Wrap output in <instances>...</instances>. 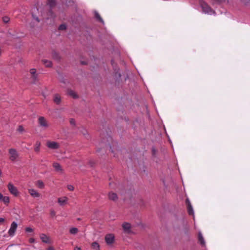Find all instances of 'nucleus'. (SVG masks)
Listing matches in <instances>:
<instances>
[{
    "label": "nucleus",
    "mask_w": 250,
    "mask_h": 250,
    "mask_svg": "<svg viewBox=\"0 0 250 250\" xmlns=\"http://www.w3.org/2000/svg\"><path fill=\"white\" fill-rule=\"evenodd\" d=\"M17 227L18 224L16 222L14 221L11 223L10 228L8 232L10 236L12 237L15 235Z\"/></svg>",
    "instance_id": "4"
},
{
    "label": "nucleus",
    "mask_w": 250,
    "mask_h": 250,
    "mask_svg": "<svg viewBox=\"0 0 250 250\" xmlns=\"http://www.w3.org/2000/svg\"><path fill=\"white\" fill-rule=\"evenodd\" d=\"M35 242V239L33 238H30L29 239V242L30 243H34Z\"/></svg>",
    "instance_id": "39"
},
{
    "label": "nucleus",
    "mask_w": 250,
    "mask_h": 250,
    "mask_svg": "<svg viewBox=\"0 0 250 250\" xmlns=\"http://www.w3.org/2000/svg\"><path fill=\"white\" fill-rule=\"evenodd\" d=\"M74 250H81V249L80 247H76Z\"/></svg>",
    "instance_id": "44"
},
{
    "label": "nucleus",
    "mask_w": 250,
    "mask_h": 250,
    "mask_svg": "<svg viewBox=\"0 0 250 250\" xmlns=\"http://www.w3.org/2000/svg\"><path fill=\"white\" fill-rule=\"evenodd\" d=\"M42 62L46 67H51L52 66V62L51 61L42 60Z\"/></svg>",
    "instance_id": "19"
},
{
    "label": "nucleus",
    "mask_w": 250,
    "mask_h": 250,
    "mask_svg": "<svg viewBox=\"0 0 250 250\" xmlns=\"http://www.w3.org/2000/svg\"><path fill=\"white\" fill-rule=\"evenodd\" d=\"M37 186L40 188H43L44 187L43 182L42 180H38L37 181Z\"/></svg>",
    "instance_id": "27"
},
{
    "label": "nucleus",
    "mask_w": 250,
    "mask_h": 250,
    "mask_svg": "<svg viewBox=\"0 0 250 250\" xmlns=\"http://www.w3.org/2000/svg\"><path fill=\"white\" fill-rule=\"evenodd\" d=\"M0 201L7 204L9 203V198L8 196H4L2 193H0Z\"/></svg>",
    "instance_id": "15"
},
{
    "label": "nucleus",
    "mask_w": 250,
    "mask_h": 250,
    "mask_svg": "<svg viewBox=\"0 0 250 250\" xmlns=\"http://www.w3.org/2000/svg\"><path fill=\"white\" fill-rule=\"evenodd\" d=\"M217 2L220 3L223 1V0H214Z\"/></svg>",
    "instance_id": "45"
},
{
    "label": "nucleus",
    "mask_w": 250,
    "mask_h": 250,
    "mask_svg": "<svg viewBox=\"0 0 250 250\" xmlns=\"http://www.w3.org/2000/svg\"><path fill=\"white\" fill-rule=\"evenodd\" d=\"M7 188L10 192L15 196H18L19 192L17 188L12 183H9L7 185Z\"/></svg>",
    "instance_id": "3"
},
{
    "label": "nucleus",
    "mask_w": 250,
    "mask_h": 250,
    "mask_svg": "<svg viewBox=\"0 0 250 250\" xmlns=\"http://www.w3.org/2000/svg\"><path fill=\"white\" fill-rule=\"evenodd\" d=\"M109 146H110V148L111 152L112 153H113V152H114V151H113V149H112L111 145H110L109 144Z\"/></svg>",
    "instance_id": "46"
},
{
    "label": "nucleus",
    "mask_w": 250,
    "mask_h": 250,
    "mask_svg": "<svg viewBox=\"0 0 250 250\" xmlns=\"http://www.w3.org/2000/svg\"><path fill=\"white\" fill-rule=\"evenodd\" d=\"M188 212L189 215H193L194 211L191 205L187 206Z\"/></svg>",
    "instance_id": "25"
},
{
    "label": "nucleus",
    "mask_w": 250,
    "mask_h": 250,
    "mask_svg": "<svg viewBox=\"0 0 250 250\" xmlns=\"http://www.w3.org/2000/svg\"><path fill=\"white\" fill-rule=\"evenodd\" d=\"M123 228L125 231H129L131 229V225L129 223L125 222L122 225Z\"/></svg>",
    "instance_id": "17"
},
{
    "label": "nucleus",
    "mask_w": 250,
    "mask_h": 250,
    "mask_svg": "<svg viewBox=\"0 0 250 250\" xmlns=\"http://www.w3.org/2000/svg\"><path fill=\"white\" fill-rule=\"evenodd\" d=\"M198 240L202 246L205 245L204 239L201 232H199L198 234Z\"/></svg>",
    "instance_id": "23"
},
{
    "label": "nucleus",
    "mask_w": 250,
    "mask_h": 250,
    "mask_svg": "<svg viewBox=\"0 0 250 250\" xmlns=\"http://www.w3.org/2000/svg\"><path fill=\"white\" fill-rule=\"evenodd\" d=\"M38 124L40 126L43 127L44 128H47L49 126L47 122L44 117L42 116H40L38 118Z\"/></svg>",
    "instance_id": "5"
},
{
    "label": "nucleus",
    "mask_w": 250,
    "mask_h": 250,
    "mask_svg": "<svg viewBox=\"0 0 250 250\" xmlns=\"http://www.w3.org/2000/svg\"><path fill=\"white\" fill-rule=\"evenodd\" d=\"M80 132L83 134V136L87 138L86 135H88V133L87 130L85 128L82 127L80 129Z\"/></svg>",
    "instance_id": "30"
},
{
    "label": "nucleus",
    "mask_w": 250,
    "mask_h": 250,
    "mask_svg": "<svg viewBox=\"0 0 250 250\" xmlns=\"http://www.w3.org/2000/svg\"><path fill=\"white\" fill-rule=\"evenodd\" d=\"M47 19H54L56 17V15L54 12L52 10V8H50L49 10L47 12Z\"/></svg>",
    "instance_id": "12"
},
{
    "label": "nucleus",
    "mask_w": 250,
    "mask_h": 250,
    "mask_svg": "<svg viewBox=\"0 0 250 250\" xmlns=\"http://www.w3.org/2000/svg\"><path fill=\"white\" fill-rule=\"evenodd\" d=\"M156 153H157V150L155 148V147H152V155L153 156H155L156 154Z\"/></svg>",
    "instance_id": "33"
},
{
    "label": "nucleus",
    "mask_w": 250,
    "mask_h": 250,
    "mask_svg": "<svg viewBox=\"0 0 250 250\" xmlns=\"http://www.w3.org/2000/svg\"><path fill=\"white\" fill-rule=\"evenodd\" d=\"M79 231L78 229L77 228H72L69 229V232L72 234H75Z\"/></svg>",
    "instance_id": "26"
},
{
    "label": "nucleus",
    "mask_w": 250,
    "mask_h": 250,
    "mask_svg": "<svg viewBox=\"0 0 250 250\" xmlns=\"http://www.w3.org/2000/svg\"><path fill=\"white\" fill-rule=\"evenodd\" d=\"M40 239L43 243L46 244H49L50 243L49 237L47 236L45 234L41 233L40 235Z\"/></svg>",
    "instance_id": "8"
},
{
    "label": "nucleus",
    "mask_w": 250,
    "mask_h": 250,
    "mask_svg": "<svg viewBox=\"0 0 250 250\" xmlns=\"http://www.w3.org/2000/svg\"><path fill=\"white\" fill-rule=\"evenodd\" d=\"M70 123L72 125H75V121L74 119H71L70 120Z\"/></svg>",
    "instance_id": "38"
},
{
    "label": "nucleus",
    "mask_w": 250,
    "mask_h": 250,
    "mask_svg": "<svg viewBox=\"0 0 250 250\" xmlns=\"http://www.w3.org/2000/svg\"><path fill=\"white\" fill-rule=\"evenodd\" d=\"M108 198L110 200L114 201H116L118 198L117 194L112 192H109Z\"/></svg>",
    "instance_id": "14"
},
{
    "label": "nucleus",
    "mask_w": 250,
    "mask_h": 250,
    "mask_svg": "<svg viewBox=\"0 0 250 250\" xmlns=\"http://www.w3.org/2000/svg\"><path fill=\"white\" fill-rule=\"evenodd\" d=\"M30 73L33 75V77L34 79H36L37 77V75H36V69L32 68L30 69Z\"/></svg>",
    "instance_id": "29"
},
{
    "label": "nucleus",
    "mask_w": 250,
    "mask_h": 250,
    "mask_svg": "<svg viewBox=\"0 0 250 250\" xmlns=\"http://www.w3.org/2000/svg\"><path fill=\"white\" fill-rule=\"evenodd\" d=\"M32 16H33V18L34 19H35L37 21L40 22V20L38 17L34 16V15H32Z\"/></svg>",
    "instance_id": "40"
},
{
    "label": "nucleus",
    "mask_w": 250,
    "mask_h": 250,
    "mask_svg": "<svg viewBox=\"0 0 250 250\" xmlns=\"http://www.w3.org/2000/svg\"><path fill=\"white\" fill-rule=\"evenodd\" d=\"M100 150H101V149H99L98 150H97V151L98 152H99Z\"/></svg>",
    "instance_id": "48"
},
{
    "label": "nucleus",
    "mask_w": 250,
    "mask_h": 250,
    "mask_svg": "<svg viewBox=\"0 0 250 250\" xmlns=\"http://www.w3.org/2000/svg\"><path fill=\"white\" fill-rule=\"evenodd\" d=\"M94 16L95 19L97 20V21L101 22L102 24H104V21L103 20V19L101 18L100 14L98 13L97 11L94 12Z\"/></svg>",
    "instance_id": "16"
},
{
    "label": "nucleus",
    "mask_w": 250,
    "mask_h": 250,
    "mask_svg": "<svg viewBox=\"0 0 250 250\" xmlns=\"http://www.w3.org/2000/svg\"><path fill=\"white\" fill-rule=\"evenodd\" d=\"M81 63L83 65H86L87 64V62L85 61H81Z\"/></svg>",
    "instance_id": "41"
},
{
    "label": "nucleus",
    "mask_w": 250,
    "mask_h": 250,
    "mask_svg": "<svg viewBox=\"0 0 250 250\" xmlns=\"http://www.w3.org/2000/svg\"><path fill=\"white\" fill-rule=\"evenodd\" d=\"M114 235L113 234H108L105 237V241L107 244L110 245L114 243Z\"/></svg>",
    "instance_id": "6"
},
{
    "label": "nucleus",
    "mask_w": 250,
    "mask_h": 250,
    "mask_svg": "<svg viewBox=\"0 0 250 250\" xmlns=\"http://www.w3.org/2000/svg\"><path fill=\"white\" fill-rule=\"evenodd\" d=\"M25 231L26 232H33L34 229L30 227H26L25 229Z\"/></svg>",
    "instance_id": "32"
},
{
    "label": "nucleus",
    "mask_w": 250,
    "mask_h": 250,
    "mask_svg": "<svg viewBox=\"0 0 250 250\" xmlns=\"http://www.w3.org/2000/svg\"><path fill=\"white\" fill-rule=\"evenodd\" d=\"M111 64L113 65V64L114 63V60H112L111 61Z\"/></svg>",
    "instance_id": "47"
},
{
    "label": "nucleus",
    "mask_w": 250,
    "mask_h": 250,
    "mask_svg": "<svg viewBox=\"0 0 250 250\" xmlns=\"http://www.w3.org/2000/svg\"><path fill=\"white\" fill-rule=\"evenodd\" d=\"M66 28H67V25L65 23L61 24L58 27V30H66Z\"/></svg>",
    "instance_id": "28"
},
{
    "label": "nucleus",
    "mask_w": 250,
    "mask_h": 250,
    "mask_svg": "<svg viewBox=\"0 0 250 250\" xmlns=\"http://www.w3.org/2000/svg\"><path fill=\"white\" fill-rule=\"evenodd\" d=\"M52 58L54 60L60 61L61 60V57L58 52H56L55 50H53L52 51Z\"/></svg>",
    "instance_id": "11"
},
{
    "label": "nucleus",
    "mask_w": 250,
    "mask_h": 250,
    "mask_svg": "<svg viewBox=\"0 0 250 250\" xmlns=\"http://www.w3.org/2000/svg\"><path fill=\"white\" fill-rule=\"evenodd\" d=\"M47 4L49 6L50 8H53L56 5V0H47Z\"/></svg>",
    "instance_id": "20"
},
{
    "label": "nucleus",
    "mask_w": 250,
    "mask_h": 250,
    "mask_svg": "<svg viewBox=\"0 0 250 250\" xmlns=\"http://www.w3.org/2000/svg\"><path fill=\"white\" fill-rule=\"evenodd\" d=\"M67 188L70 191H73L74 189V188L72 185H68Z\"/></svg>",
    "instance_id": "36"
},
{
    "label": "nucleus",
    "mask_w": 250,
    "mask_h": 250,
    "mask_svg": "<svg viewBox=\"0 0 250 250\" xmlns=\"http://www.w3.org/2000/svg\"><path fill=\"white\" fill-rule=\"evenodd\" d=\"M24 128L22 125H20L18 128V131L19 132H21L23 131Z\"/></svg>",
    "instance_id": "35"
},
{
    "label": "nucleus",
    "mask_w": 250,
    "mask_h": 250,
    "mask_svg": "<svg viewBox=\"0 0 250 250\" xmlns=\"http://www.w3.org/2000/svg\"><path fill=\"white\" fill-rule=\"evenodd\" d=\"M68 94L72 97L74 99H77L78 98V95L72 90H68Z\"/></svg>",
    "instance_id": "22"
},
{
    "label": "nucleus",
    "mask_w": 250,
    "mask_h": 250,
    "mask_svg": "<svg viewBox=\"0 0 250 250\" xmlns=\"http://www.w3.org/2000/svg\"><path fill=\"white\" fill-rule=\"evenodd\" d=\"M8 152L10 154L9 159L12 162H15L19 156L17 150L15 148H10Z\"/></svg>",
    "instance_id": "2"
},
{
    "label": "nucleus",
    "mask_w": 250,
    "mask_h": 250,
    "mask_svg": "<svg viewBox=\"0 0 250 250\" xmlns=\"http://www.w3.org/2000/svg\"><path fill=\"white\" fill-rule=\"evenodd\" d=\"M47 250H55L54 248L52 246L49 247Z\"/></svg>",
    "instance_id": "42"
},
{
    "label": "nucleus",
    "mask_w": 250,
    "mask_h": 250,
    "mask_svg": "<svg viewBox=\"0 0 250 250\" xmlns=\"http://www.w3.org/2000/svg\"><path fill=\"white\" fill-rule=\"evenodd\" d=\"M50 214L51 217H54L56 215V212L54 211V209H51Z\"/></svg>",
    "instance_id": "34"
},
{
    "label": "nucleus",
    "mask_w": 250,
    "mask_h": 250,
    "mask_svg": "<svg viewBox=\"0 0 250 250\" xmlns=\"http://www.w3.org/2000/svg\"><path fill=\"white\" fill-rule=\"evenodd\" d=\"M10 21V18L7 16H4L2 18V21L4 23H7Z\"/></svg>",
    "instance_id": "31"
},
{
    "label": "nucleus",
    "mask_w": 250,
    "mask_h": 250,
    "mask_svg": "<svg viewBox=\"0 0 250 250\" xmlns=\"http://www.w3.org/2000/svg\"><path fill=\"white\" fill-rule=\"evenodd\" d=\"M28 192L34 198H38L41 196V194L33 188L29 189Z\"/></svg>",
    "instance_id": "9"
},
{
    "label": "nucleus",
    "mask_w": 250,
    "mask_h": 250,
    "mask_svg": "<svg viewBox=\"0 0 250 250\" xmlns=\"http://www.w3.org/2000/svg\"><path fill=\"white\" fill-rule=\"evenodd\" d=\"M91 247L93 249L100 250V245L97 242H94L91 244Z\"/></svg>",
    "instance_id": "24"
},
{
    "label": "nucleus",
    "mask_w": 250,
    "mask_h": 250,
    "mask_svg": "<svg viewBox=\"0 0 250 250\" xmlns=\"http://www.w3.org/2000/svg\"><path fill=\"white\" fill-rule=\"evenodd\" d=\"M54 101L57 104H60L61 102V98L59 94H56L54 95Z\"/></svg>",
    "instance_id": "21"
},
{
    "label": "nucleus",
    "mask_w": 250,
    "mask_h": 250,
    "mask_svg": "<svg viewBox=\"0 0 250 250\" xmlns=\"http://www.w3.org/2000/svg\"><path fill=\"white\" fill-rule=\"evenodd\" d=\"M200 6L201 7L203 12L206 14L210 15L215 14V12L213 10L205 1L201 0L199 1Z\"/></svg>",
    "instance_id": "1"
},
{
    "label": "nucleus",
    "mask_w": 250,
    "mask_h": 250,
    "mask_svg": "<svg viewBox=\"0 0 250 250\" xmlns=\"http://www.w3.org/2000/svg\"><path fill=\"white\" fill-rule=\"evenodd\" d=\"M186 204L188 206V205H191L190 201L188 198L186 199Z\"/></svg>",
    "instance_id": "37"
},
{
    "label": "nucleus",
    "mask_w": 250,
    "mask_h": 250,
    "mask_svg": "<svg viewBox=\"0 0 250 250\" xmlns=\"http://www.w3.org/2000/svg\"><path fill=\"white\" fill-rule=\"evenodd\" d=\"M58 203L60 206H63L66 204L67 202V198L66 197H63V198H59L58 199Z\"/></svg>",
    "instance_id": "13"
},
{
    "label": "nucleus",
    "mask_w": 250,
    "mask_h": 250,
    "mask_svg": "<svg viewBox=\"0 0 250 250\" xmlns=\"http://www.w3.org/2000/svg\"><path fill=\"white\" fill-rule=\"evenodd\" d=\"M53 167L56 171L61 173L63 172V169L59 163L57 162L54 163L53 164Z\"/></svg>",
    "instance_id": "10"
},
{
    "label": "nucleus",
    "mask_w": 250,
    "mask_h": 250,
    "mask_svg": "<svg viewBox=\"0 0 250 250\" xmlns=\"http://www.w3.org/2000/svg\"><path fill=\"white\" fill-rule=\"evenodd\" d=\"M47 146L52 149H57L59 147V145L56 142L48 141L46 143Z\"/></svg>",
    "instance_id": "7"
},
{
    "label": "nucleus",
    "mask_w": 250,
    "mask_h": 250,
    "mask_svg": "<svg viewBox=\"0 0 250 250\" xmlns=\"http://www.w3.org/2000/svg\"><path fill=\"white\" fill-rule=\"evenodd\" d=\"M41 143L39 141H37L34 146V150L36 152L39 153L40 151Z\"/></svg>",
    "instance_id": "18"
},
{
    "label": "nucleus",
    "mask_w": 250,
    "mask_h": 250,
    "mask_svg": "<svg viewBox=\"0 0 250 250\" xmlns=\"http://www.w3.org/2000/svg\"><path fill=\"white\" fill-rule=\"evenodd\" d=\"M4 221V219L3 218H0V223H3Z\"/></svg>",
    "instance_id": "43"
}]
</instances>
